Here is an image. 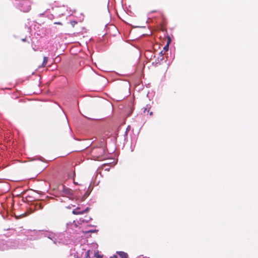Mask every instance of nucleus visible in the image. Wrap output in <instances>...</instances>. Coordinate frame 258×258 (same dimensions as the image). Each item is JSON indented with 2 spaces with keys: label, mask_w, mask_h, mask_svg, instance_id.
Returning <instances> with one entry per match:
<instances>
[{
  "label": "nucleus",
  "mask_w": 258,
  "mask_h": 258,
  "mask_svg": "<svg viewBox=\"0 0 258 258\" xmlns=\"http://www.w3.org/2000/svg\"><path fill=\"white\" fill-rule=\"evenodd\" d=\"M105 153L104 146H100L99 147H94L91 151V156L94 159H98L102 157Z\"/></svg>",
  "instance_id": "nucleus-1"
},
{
  "label": "nucleus",
  "mask_w": 258,
  "mask_h": 258,
  "mask_svg": "<svg viewBox=\"0 0 258 258\" xmlns=\"http://www.w3.org/2000/svg\"><path fill=\"white\" fill-rule=\"evenodd\" d=\"M80 208H77L76 209H75L73 211L72 213L75 215H79V214H83L85 213H87L89 211L90 209V208L87 207L83 211H79V209Z\"/></svg>",
  "instance_id": "nucleus-2"
},
{
  "label": "nucleus",
  "mask_w": 258,
  "mask_h": 258,
  "mask_svg": "<svg viewBox=\"0 0 258 258\" xmlns=\"http://www.w3.org/2000/svg\"><path fill=\"white\" fill-rule=\"evenodd\" d=\"M62 191L66 196H71L73 195V191L71 189L66 187H63Z\"/></svg>",
  "instance_id": "nucleus-3"
},
{
  "label": "nucleus",
  "mask_w": 258,
  "mask_h": 258,
  "mask_svg": "<svg viewBox=\"0 0 258 258\" xmlns=\"http://www.w3.org/2000/svg\"><path fill=\"white\" fill-rule=\"evenodd\" d=\"M118 254L121 258H127L128 257V255L125 252H124L122 251H120V252H118Z\"/></svg>",
  "instance_id": "nucleus-4"
},
{
  "label": "nucleus",
  "mask_w": 258,
  "mask_h": 258,
  "mask_svg": "<svg viewBox=\"0 0 258 258\" xmlns=\"http://www.w3.org/2000/svg\"><path fill=\"white\" fill-rule=\"evenodd\" d=\"M48 60V58L47 57L44 56L43 57V63H42V66H41L42 67H45V66L47 63Z\"/></svg>",
  "instance_id": "nucleus-5"
},
{
  "label": "nucleus",
  "mask_w": 258,
  "mask_h": 258,
  "mask_svg": "<svg viewBox=\"0 0 258 258\" xmlns=\"http://www.w3.org/2000/svg\"><path fill=\"white\" fill-rule=\"evenodd\" d=\"M163 49L165 51H167L168 49V44L167 43L166 45H165L164 48H163Z\"/></svg>",
  "instance_id": "nucleus-6"
},
{
  "label": "nucleus",
  "mask_w": 258,
  "mask_h": 258,
  "mask_svg": "<svg viewBox=\"0 0 258 258\" xmlns=\"http://www.w3.org/2000/svg\"><path fill=\"white\" fill-rule=\"evenodd\" d=\"M95 255L97 258H102V256L99 254L98 253H95Z\"/></svg>",
  "instance_id": "nucleus-7"
},
{
  "label": "nucleus",
  "mask_w": 258,
  "mask_h": 258,
  "mask_svg": "<svg viewBox=\"0 0 258 258\" xmlns=\"http://www.w3.org/2000/svg\"><path fill=\"white\" fill-rule=\"evenodd\" d=\"M74 175H75V172H73L72 175H69V176L70 178H71V177H74Z\"/></svg>",
  "instance_id": "nucleus-8"
},
{
  "label": "nucleus",
  "mask_w": 258,
  "mask_h": 258,
  "mask_svg": "<svg viewBox=\"0 0 258 258\" xmlns=\"http://www.w3.org/2000/svg\"><path fill=\"white\" fill-rule=\"evenodd\" d=\"M54 24H57V25H62V23H60V22H54Z\"/></svg>",
  "instance_id": "nucleus-9"
},
{
  "label": "nucleus",
  "mask_w": 258,
  "mask_h": 258,
  "mask_svg": "<svg viewBox=\"0 0 258 258\" xmlns=\"http://www.w3.org/2000/svg\"><path fill=\"white\" fill-rule=\"evenodd\" d=\"M102 140L101 141V142L102 143V144H104V142H105V139L104 138L102 139ZM101 146H103V145H102Z\"/></svg>",
  "instance_id": "nucleus-10"
},
{
  "label": "nucleus",
  "mask_w": 258,
  "mask_h": 258,
  "mask_svg": "<svg viewBox=\"0 0 258 258\" xmlns=\"http://www.w3.org/2000/svg\"><path fill=\"white\" fill-rule=\"evenodd\" d=\"M22 40L23 41H26V38H24V39H22Z\"/></svg>",
  "instance_id": "nucleus-11"
},
{
  "label": "nucleus",
  "mask_w": 258,
  "mask_h": 258,
  "mask_svg": "<svg viewBox=\"0 0 258 258\" xmlns=\"http://www.w3.org/2000/svg\"><path fill=\"white\" fill-rule=\"evenodd\" d=\"M146 111H147V109H146V108H145V109H144V113H145Z\"/></svg>",
  "instance_id": "nucleus-12"
},
{
  "label": "nucleus",
  "mask_w": 258,
  "mask_h": 258,
  "mask_svg": "<svg viewBox=\"0 0 258 258\" xmlns=\"http://www.w3.org/2000/svg\"><path fill=\"white\" fill-rule=\"evenodd\" d=\"M150 115H152L153 112H151L150 113Z\"/></svg>",
  "instance_id": "nucleus-13"
},
{
  "label": "nucleus",
  "mask_w": 258,
  "mask_h": 258,
  "mask_svg": "<svg viewBox=\"0 0 258 258\" xmlns=\"http://www.w3.org/2000/svg\"><path fill=\"white\" fill-rule=\"evenodd\" d=\"M75 226H77L76 224H74Z\"/></svg>",
  "instance_id": "nucleus-14"
}]
</instances>
